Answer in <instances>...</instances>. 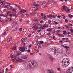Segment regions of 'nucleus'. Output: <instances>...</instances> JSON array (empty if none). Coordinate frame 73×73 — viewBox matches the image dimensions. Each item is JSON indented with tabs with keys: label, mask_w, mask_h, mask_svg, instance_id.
<instances>
[{
	"label": "nucleus",
	"mask_w": 73,
	"mask_h": 73,
	"mask_svg": "<svg viewBox=\"0 0 73 73\" xmlns=\"http://www.w3.org/2000/svg\"><path fill=\"white\" fill-rule=\"evenodd\" d=\"M51 50L53 52H54L55 54L56 55V56H58L59 54H60V51L57 48L52 47L51 48Z\"/></svg>",
	"instance_id": "obj_1"
},
{
	"label": "nucleus",
	"mask_w": 73,
	"mask_h": 73,
	"mask_svg": "<svg viewBox=\"0 0 73 73\" xmlns=\"http://www.w3.org/2000/svg\"><path fill=\"white\" fill-rule=\"evenodd\" d=\"M15 59L17 61V62H22L24 60H23L19 58V57L16 56L15 57Z\"/></svg>",
	"instance_id": "obj_2"
},
{
	"label": "nucleus",
	"mask_w": 73,
	"mask_h": 73,
	"mask_svg": "<svg viewBox=\"0 0 73 73\" xmlns=\"http://www.w3.org/2000/svg\"><path fill=\"white\" fill-rule=\"evenodd\" d=\"M19 50L22 52H25V48L23 47L20 46L19 48Z\"/></svg>",
	"instance_id": "obj_3"
},
{
	"label": "nucleus",
	"mask_w": 73,
	"mask_h": 73,
	"mask_svg": "<svg viewBox=\"0 0 73 73\" xmlns=\"http://www.w3.org/2000/svg\"><path fill=\"white\" fill-rule=\"evenodd\" d=\"M27 67L29 69L34 68V66L32 65V63L31 64L30 63L28 64Z\"/></svg>",
	"instance_id": "obj_4"
},
{
	"label": "nucleus",
	"mask_w": 73,
	"mask_h": 73,
	"mask_svg": "<svg viewBox=\"0 0 73 73\" xmlns=\"http://www.w3.org/2000/svg\"><path fill=\"white\" fill-rule=\"evenodd\" d=\"M62 66H65V67H66L69 65V64H68L67 62H63L62 64Z\"/></svg>",
	"instance_id": "obj_5"
},
{
	"label": "nucleus",
	"mask_w": 73,
	"mask_h": 73,
	"mask_svg": "<svg viewBox=\"0 0 73 73\" xmlns=\"http://www.w3.org/2000/svg\"><path fill=\"white\" fill-rule=\"evenodd\" d=\"M67 8H68V7L65 6V5H63L62 9H63L64 11L67 12Z\"/></svg>",
	"instance_id": "obj_6"
},
{
	"label": "nucleus",
	"mask_w": 73,
	"mask_h": 73,
	"mask_svg": "<svg viewBox=\"0 0 73 73\" xmlns=\"http://www.w3.org/2000/svg\"><path fill=\"white\" fill-rule=\"evenodd\" d=\"M12 40V37H11L7 39V41L9 43H11Z\"/></svg>",
	"instance_id": "obj_7"
},
{
	"label": "nucleus",
	"mask_w": 73,
	"mask_h": 73,
	"mask_svg": "<svg viewBox=\"0 0 73 73\" xmlns=\"http://www.w3.org/2000/svg\"><path fill=\"white\" fill-rule=\"evenodd\" d=\"M70 50H68L67 51V52H66V56H68L69 54H70Z\"/></svg>",
	"instance_id": "obj_8"
},
{
	"label": "nucleus",
	"mask_w": 73,
	"mask_h": 73,
	"mask_svg": "<svg viewBox=\"0 0 73 73\" xmlns=\"http://www.w3.org/2000/svg\"><path fill=\"white\" fill-rule=\"evenodd\" d=\"M37 64V62H36L35 63H32V65H33V66H34V67H36L38 65Z\"/></svg>",
	"instance_id": "obj_9"
},
{
	"label": "nucleus",
	"mask_w": 73,
	"mask_h": 73,
	"mask_svg": "<svg viewBox=\"0 0 73 73\" xmlns=\"http://www.w3.org/2000/svg\"><path fill=\"white\" fill-rule=\"evenodd\" d=\"M48 58L50 59V60H53V57L52 56L50 55H48Z\"/></svg>",
	"instance_id": "obj_10"
},
{
	"label": "nucleus",
	"mask_w": 73,
	"mask_h": 73,
	"mask_svg": "<svg viewBox=\"0 0 73 73\" xmlns=\"http://www.w3.org/2000/svg\"><path fill=\"white\" fill-rule=\"evenodd\" d=\"M36 25H37L36 24V23L34 24L33 27L35 29H38V27H37V26Z\"/></svg>",
	"instance_id": "obj_11"
},
{
	"label": "nucleus",
	"mask_w": 73,
	"mask_h": 73,
	"mask_svg": "<svg viewBox=\"0 0 73 73\" xmlns=\"http://www.w3.org/2000/svg\"><path fill=\"white\" fill-rule=\"evenodd\" d=\"M45 35V31H41L40 33L41 36H44Z\"/></svg>",
	"instance_id": "obj_12"
},
{
	"label": "nucleus",
	"mask_w": 73,
	"mask_h": 73,
	"mask_svg": "<svg viewBox=\"0 0 73 73\" xmlns=\"http://www.w3.org/2000/svg\"><path fill=\"white\" fill-rule=\"evenodd\" d=\"M11 49L13 51V50H15L16 49V46H14L13 47L11 48Z\"/></svg>",
	"instance_id": "obj_13"
},
{
	"label": "nucleus",
	"mask_w": 73,
	"mask_h": 73,
	"mask_svg": "<svg viewBox=\"0 0 73 73\" xmlns=\"http://www.w3.org/2000/svg\"><path fill=\"white\" fill-rule=\"evenodd\" d=\"M28 57V55H26V56H23L22 57V58H23V59H27V58Z\"/></svg>",
	"instance_id": "obj_14"
},
{
	"label": "nucleus",
	"mask_w": 73,
	"mask_h": 73,
	"mask_svg": "<svg viewBox=\"0 0 73 73\" xmlns=\"http://www.w3.org/2000/svg\"><path fill=\"white\" fill-rule=\"evenodd\" d=\"M16 27L13 26L12 27V31H15L16 29Z\"/></svg>",
	"instance_id": "obj_15"
},
{
	"label": "nucleus",
	"mask_w": 73,
	"mask_h": 73,
	"mask_svg": "<svg viewBox=\"0 0 73 73\" xmlns=\"http://www.w3.org/2000/svg\"><path fill=\"white\" fill-rule=\"evenodd\" d=\"M33 5L34 6H35V7H36V8H38V7H39V5H38V4H33Z\"/></svg>",
	"instance_id": "obj_16"
},
{
	"label": "nucleus",
	"mask_w": 73,
	"mask_h": 73,
	"mask_svg": "<svg viewBox=\"0 0 73 73\" xmlns=\"http://www.w3.org/2000/svg\"><path fill=\"white\" fill-rule=\"evenodd\" d=\"M66 40L64 41V42H70V41L69 40L68 38H66Z\"/></svg>",
	"instance_id": "obj_17"
},
{
	"label": "nucleus",
	"mask_w": 73,
	"mask_h": 73,
	"mask_svg": "<svg viewBox=\"0 0 73 73\" xmlns=\"http://www.w3.org/2000/svg\"><path fill=\"white\" fill-rule=\"evenodd\" d=\"M5 1H1V4H2L1 5H2V4H3V5L5 4Z\"/></svg>",
	"instance_id": "obj_18"
},
{
	"label": "nucleus",
	"mask_w": 73,
	"mask_h": 73,
	"mask_svg": "<svg viewBox=\"0 0 73 73\" xmlns=\"http://www.w3.org/2000/svg\"><path fill=\"white\" fill-rule=\"evenodd\" d=\"M66 60L64 59L62 62V64L63 62H67V61H66Z\"/></svg>",
	"instance_id": "obj_19"
},
{
	"label": "nucleus",
	"mask_w": 73,
	"mask_h": 73,
	"mask_svg": "<svg viewBox=\"0 0 73 73\" xmlns=\"http://www.w3.org/2000/svg\"><path fill=\"white\" fill-rule=\"evenodd\" d=\"M44 44V42L42 41H40V42L38 43L39 45H42V44Z\"/></svg>",
	"instance_id": "obj_20"
},
{
	"label": "nucleus",
	"mask_w": 73,
	"mask_h": 73,
	"mask_svg": "<svg viewBox=\"0 0 73 73\" xmlns=\"http://www.w3.org/2000/svg\"><path fill=\"white\" fill-rule=\"evenodd\" d=\"M63 34H64V35H67V32L66 31H63Z\"/></svg>",
	"instance_id": "obj_21"
},
{
	"label": "nucleus",
	"mask_w": 73,
	"mask_h": 73,
	"mask_svg": "<svg viewBox=\"0 0 73 73\" xmlns=\"http://www.w3.org/2000/svg\"><path fill=\"white\" fill-rule=\"evenodd\" d=\"M35 38L36 39V40H38V39L40 38V37H39V36H38V35H36L35 37Z\"/></svg>",
	"instance_id": "obj_22"
},
{
	"label": "nucleus",
	"mask_w": 73,
	"mask_h": 73,
	"mask_svg": "<svg viewBox=\"0 0 73 73\" xmlns=\"http://www.w3.org/2000/svg\"><path fill=\"white\" fill-rule=\"evenodd\" d=\"M30 15L31 16H34V15H36V13H30Z\"/></svg>",
	"instance_id": "obj_23"
},
{
	"label": "nucleus",
	"mask_w": 73,
	"mask_h": 73,
	"mask_svg": "<svg viewBox=\"0 0 73 73\" xmlns=\"http://www.w3.org/2000/svg\"><path fill=\"white\" fill-rule=\"evenodd\" d=\"M1 16H3V17H7V16L4 15L3 14L0 15V18H1Z\"/></svg>",
	"instance_id": "obj_24"
},
{
	"label": "nucleus",
	"mask_w": 73,
	"mask_h": 73,
	"mask_svg": "<svg viewBox=\"0 0 73 73\" xmlns=\"http://www.w3.org/2000/svg\"><path fill=\"white\" fill-rule=\"evenodd\" d=\"M48 23L50 24L51 23H52V21L50 19L48 20Z\"/></svg>",
	"instance_id": "obj_25"
},
{
	"label": "nucleus",
	"mask_w": 73,
	"mask_h": 73,
	"mask_svg": "<svg viewBox=\"0 0 73 73\" xmlns=\"http://www.w3.org/2000/svg\"><path fill=\"white\" fill-rule=\"evenodd\" d=\"M38 43L36 42H34V45H38Z\"/></svg>",
	"instance_id": "obj_26"
},
{
	"label": "nucleus",
	"mask_w": 73,
	"mask_h": 73,
	"mask_svg": "<svg viewBox=\"0 0 73 73\" xmlns=\"http://www.w3.org/2000/svg\"><path fill=\"white\" fill-rule=\"evenodd\" d=\"M51 43V42L50 41L48 40V41L47 44V45H49Z\"/></svg>",
	"instance_id": "obj_27"
},
{
	"label": "nucleus",
	"mask_w": 73,
	"mask_h": 73,
	"mask_svg": "<svg viewBox=\"0 0 73 73\" xmlns=\"http://www.w3.org/2000/svg\"><path fill=\"white\" fill-rule=\"evenodd\" d=\"M25 38H23L21 40V42H23L25 41Z\"/></svg>",
	"instance_id": "obj_28"
},
{
	"label": "nucleus",
	"mask_w": 73,
	"mask_h": 73,
	"mask_svg": "<svg viewBox=\"0 0 73 73\" xmlns=\"http://www.w3.org/2000/svg\"><path fill=\"white\" fill-rule=\"evenodd\" d=\"M73 69H72V70L70 68L68 69V70L70 71V72H73Z\"/></svg>",
	"instance_id": "obj_29"
},
{
	"label": "nucleus",
	"mask_w": 73,
	"mask_h": 73,
	"mask_svg": "<svg viewBox=\"0 0 73 73\" xmlns=\"http://www.w3.org/2000/svg\"><path fill=\"white\" fill-rule=\"evenodd\" d=\"M47 46L48 44H47V43L43 45V46H44V47H46V46Z\"/></svg>",
	"instance_id": "obj_30"
},
{
	"label": "nucleus",
	"mask_w": 73,
	"mask_h": 73,
	"mask_svg": "<svg viewBox=\"0 0 73 73\" xmlns=\"http://www.w3.org/2000/svg\"><path fill=\"white\" fill-rule=\"evenodd\" d=\"M27 31V29H23V32H26Z\"/></svg>",
	"instance_id": "obj_31"
},
{
	"label": "nucleus",
	"mask_w": 73,
	"mask_h": 73,
	"mask_svg": "<svg viewBox=\"0 0 73 73\" xmlns=\"http://www.w3.org/2000/svg\"><path fill=\"white\" fill-rule=\"evenodd\" d=\"M19 13L20 14H23V10L22 9L19 12Z\"/></svg>",
	"instance_id": "obj_32"
},
{
	"label": "nucleus",
	"mask_w": 73,
	"mask_h": 73,
	"mask_svg": "<svg viewBox=\"0 0 73 73\" xmlns=\"http://www.w3.org/2000/svg\"><path fill=\"white\" fill-rule=\"evenodd\" d=\"M67 12H70V9H69L68 8H68H67Z\"/></svg>",
	"instance_id": "obj_33"
},
{
	"label": "nucleus",
	"mask_w": 73,
	"mask_h": 73,
	"mask_svg": "<svg viewBox=\"0 0 73 73\" xmlns=\"http://www.w3.org/2000/svg\"><path fill=\"white\" fill-rule=\"evenodd\" d=\"M68 16L69 17H73V15H71L70 14H69L68 15Z\"/></svg>",
	"instance_id": "obj_34"
},
{
	"label": "nucleus",
	"mask_w": 73,
	"mask_h": 73,
	"mask_svg": "<svg viewBox=\"0 0 73 73\" xmlns=\"http://www.w3.org/2000/svg\"><path fill=\"white\" fill-rule=\"evenodd\" d=\"M41 46H42V45H40V44L39 45H38V48H41Z\"/></svg>",
	"instance_id": "obj_35"
},
{
	"label": "nucleus",
	"mask_w": 73,
	"mask_h": 73,
	"mask_svg": "<svg viewBox=\"0 0 73 73\" xmlns=\"http://www.w3.org/2000/svg\"><path fill=\"white\" fill-rule=\"evenodd\" d=\"M40 29H45V27H43V26H42L40 27Z\"/></svg>",
	"instance_id": "obj_36"
},
{
	"label": "nucleus",
	"mask_w": 73,
	"mask_h": 73,
	"mask_svg": "<svg viewBox=\"0 0 73 73\" xmlns=\"http://www.w3.org/2000/svg\"><path fill=\"white\" fill-rule=\"evenodd\" d=\"M7 14L8 15V14H9V13H12V12L11 11H8L7 13Z\"/></svg>",
	"instance_id": "obj_37"
},
{
	"label": "nucleus",
	"mask_w": 73,
	"mask_h": 73,
	"mask_svg": "<svg viewBox=\"0 0 73 73\" xmlns=\"http://www.w3.org/2000/svg\"><path fill=\"white\" fill-rule=\"evenodd\" d=\"M13 24H17V22L15 21H14L13 22Z\"/></svg>",
	"instance_id": "obj_38"
},
{
	"label": "nucleus",
	"mask_w": 73,
	"mask_h": 73,
	"mask_svg": "<svg viewBox=\"0 0 73 73\" xmlns=\"http://www.w3.org/2000/svg\"><path fill=\"white\" fill-rule=\"evenodd\" d=\"M59 42L60 43V44H63L64 42L63 41H62V40H60L59 41Z\"/></svg>",
	"instance_id": "obj_39"
},
{
	"label": "nucleus",
	"mask_w": 73,
	"mask_h": 73,
	"mask_svg": "<svg viewBox=\"0 0 73 73\" xmlns=\"http://www.w3.org/2000/svg\"><path fill=\"white\" fill-rule=\"evenodd\" d=\"M52 38L53 39H54V40H56V36H53Z\"/></svg>",
	"instance_id": "obj_40"
},
{
	"label": "nucleus",
	"mask_w": 73,
	"mask_h": 73,
	"mask_svg": "<svg viewBox=\"0 0 73 73\" xmlns=\"http://www.w3.org/2000/svg\"><path fill=\"white\" fill-rule=\"evenodd\" d=\"M9 6L10 7V9H12V8H13V7H12V6H11L10 5H9Z\"/></svg>",
	"instance_id": "obj_41"
},
{
	"label": "nucleus",
	"mask_w": 73,
	"mask_h": 73,
	"mask_svg": "<svg viewBox=\"0 0 73 73\" xmlns=\"http://www.w3.org/2000/svg\"><path fill=\"white\" fill-rule=\"evenodd\" d=\"M13 16H15V17H17V15H16V14H14L13 15Z\"/></svg>",
	"instance_id": "obj_42"
},
{
	"label": "nucleus",
	"mask_w": 73,
	"mask_h": 73,
	"mask_svg": "<svg viewBox=\"0 0 73 73\" xmlns=\"http://www.w3.org/2000/svg\"><path fill=\"white\" fill-rule=\"evenodd\" d=\"M62 41H65V40H66V38H62Z\"/></svg>",
	"instance_id": "obj_43"
},
{
	"label": "nucleus",
	"mask_w": 73,
	"mask_h": 73,
	"mask_svg": "<svg viewBox=\"0 0 73 73\" xmlns=\"http://www.w3.org/2000/svg\"><path fill=\"white\" fill-rule=\"evenodd\" d=\"M41 29H40L39 30H38V33H39L40 32H41Z\"/></svg>",
	"instance_id": "obj_44"
},
{
	"label": "nucleus",
	"mask_w": 73,
	"mask_h": 73,
	"mask_svg": "<svg viewBox=\"0 0 73 73\" xmlns=\"http://www.w3.org/2000/svg\"><path fill=\"white\" fill-rule=\"evenodd\" d=\"M38 21V20L36 22V23L37 24V25H40V23Z\"/></svg>",
	"instance_id": "obj_45"
},
{
	"label": "nucleus",
	"mask_w": 73,
	"mask_h": 73,
	"mask_svg": "<svg viewBox=\"0 0 73 73\" xmlns=\"http://www.w3.org/2000/svg\"><path fill=\"white\" fill-rule=\"evenodd\" d=\"M16 6V7H18V9H19V10H20V6H18L17 5H15Z\"/></svg>",
	"instance_id": "obj_46"
},
{
	"label": "nucleus",
	"mask_w": 73,
	"mask_h": 73,
	"mask_svg": "<svg viewBox=\"0 0 73 73\" xmlns=\"http://www.w3.org/2000/svg\"><path fill=\"white\" fill-rule=\"evenodd\" d=\"M37 18H35L34 19V21H37Z\"/></svg>",
	"instance_id": "obj_47"
},
{
	"label": "nucleus",
	"mask_w": 73,
	"mask_h": 73,
	"mask_svg": "<svg viewBox=\"0 0 73 73\" xmlns=\"http://www.w3.org/2000/svg\"><path fill=\"white\" fill-rule=\"evenodd\" d=\"M47 31L48 32H50L51 31V29H47Z\"/></svg>",
	"instance_id": "obj_48"
},
{
	"label": "nucleus",
	"mask_w": 73,
	"mask_h": 73,
	"mask_svg": "<svg viewBox=\"0 0 73 73\" xmlns=\"http://www.w3.org/2000/svg\"><path fill=\"white\" fill-rule=\"evenodd\" d=\"M10 56L11 58H12L13 57V55H12V53H11L10 55Z\"/></svg>",
	"instance_id": "obj_49"
},
{
	"label": "nucleus",
	"mask_w": 73,
	"mask_h": 73,
	"mask_svg": "<svg viewBox=\"0 0 73 73\" xmlns=\"http://www.w3.org/2000/svg\"><path fill=\"white\" fill-rule=\"evenodd\" d=\"M47 35L48 36H50V35H51V34H50V33H47Z\"/></svg>",
	"instance_id": "obj_50"
},
{
	"label": "nucleus",
	"mask_w": 73,
	"mask_h": 73,
	"mask_svg": "<svg viewBox=\"0 0 73 73\" xmlns=\"http://www.w3.org/2000/svg\"><path fill=\"white\" fill-rule=\"evenodd\" d=\"M9 16H10L11 17H12V16H13V15L12 14H9Z\"/></svg>",
	"instance_id": "obj_51"
},
{
	"label": "nucleus",
	"mask_w": 73,
	"mask_h": 73,
	"mask_svg": "<svg viewBox=\"0 0 73 73\" xmlns=\"http://www.w3.org/2000/svg\"><path fill=\"white\" fill-rule=\"evenodd\" d=\"M58 36H60V37H61V36H62V34H58Z\"/></svg>",
	"instance_id": "obj_52"
},
{
	"label": "nucleus",
	"mask_w": 73,
	"mask_h": 73,
	"mask_svg": "<svg viewBox=\"0 0 73 73\" xmlns=\"http://www.w3.org/2000/svg\"><path fill=\"white\" fill-rule=\"evenodd\" d=\"M70 31L72 33H73V30L72 29H70Z\"/></svg>",
	"instance_id": "obj_53"
},
{
	"label": "nucleus",
	"mask_w": 73,
	"mask_h": 73,
	"mask_svg": "<svg viewBox=\"0 0 73 73\" xmlns=\"http://www.w3.org/2000/svg\"><path fill=\"white\" fill-rule=\"evenodd\" d=\"M65 21L66 23H68V19H65Z\"/></svg>",
	"instance_id": "obj_54"
},
{
	"label": "nucleus",
	"mask_w": 73,
	"mask_h": 73,
	"mask_svg": "<svg viewBox=\"0 0 73 73\" xmlns=\"http://www.w3.org/2000/svg\"><path fill=\"white\" fill-rule=\"evenodd\" d=\"M48 17H52V15H51L50 14L48 15Z\"/></svg>",
	"instance_id": "obj_55"
},
{
	"label": "nucleus",
	"mask_w": 73,
	"mask_h": 73,
	"mask_svg": "<svg viewBox=\"0 0 73 73\" xmlns=\"http://www.w3.org/2000/svg\"><path fill=\"white\" fill-rule=\"evenodd\" d=\"M54 23H55V25H57V24H58V23H57V22L54 21Z\"/></svg>",
	"instance_id": "obj_56"
},
{
	"label": "nucleus",
	"mask_w": 73,
	"mask_h": 73,
	"mask_svg": "<svg viewBox=\"0 0 73 73\" xmlns=\"http://www.w3.org/2000/svg\"><path fill=\"white\" fill-rule=\"evenodd\" d=\"M66 73H71V72H70V71H69V70L67 71L66 72Z\"/></svg>",
	"instance_id": "obj_57"
},
{
	"label": "nucleus",
	"mask_w": 73,
	"mask_h": 73,
	"mask_svg": "<svg viewBox=\"0 0 73 73\" xmlns=\"http://www.w3.org/2000/svg\"><path fill=\"white\" fill-rule=\"evenodd\" d=\"M51 17H53V18H55V17H55L54 15H51Z\"/></svg>",
	"instance_id": "obj_58"
},
{
	"label": "nucleus",
	"mask_w": 73,
	"mask_h": 73,
	"mask_svg": "<svg viewBox=\"0 0 73 73\" xmlns=\"http://www.w3.org/2000/svg\"><path fill=\"white\" fill-rule=\"evenodd\" d=\"M43 27L45 28V27H46V25H43Z\"/></svg>",
	"instance_id": "obj_59"
},
{
	"label": "nucleus",
	"mask_w": 73,
	"mask_h": 73,
	"mask_svg": "<svg viewBox=\"0 0 73 73\" xmlns=\"http://www.w3.org/2000/svg\"><path fill=\"white\" fill-rule=\"evenodd\" d=\"M23 48H25V49L26 48V47H25V43H24V45L23 46Z\"/></svg>",
	"instance_id": "obj_60"
},
{
	"label": "nucleus",
	"mask_w": 73,
	"mask_h": 73,
	"mask_svg": "<svg viewBox=\"0 0 73 73\" xmlns=\"http://www.w3.org/2000/svg\"><path fill=\"white\" fill-rule=\"evenodd\" d=\"M12 20V18H10L9 19V21H11V20Z\"/></svg>",
	"instance_id": "obj_61"
},
{
	"label": "nucleus",
	"mask_w": 73,
	"mask_h": 73,
	"mask_svg": "<svg viewBox=\"0 0 73 73\" xmlns=\"http://www.w3.org/2000/svg\"><path fill=\"white\" fill-rule=\"evenodd\" d=\"M65 48H66V49H68V48H69V47L68 46H65Z\"/></svg>",
	"instance_id": "obj_62"
},
{
	"label": "nucleus",
	"mask_w": 73,
	"mask_h": 73,
	"mask_svg": "<svg viewBox=\"0 0 73 73\" xmlns=\"http://www.w3.org/2000/svg\"><path fill=\"white\" fill-rule=\"evenodd\" d=\"M32 35L31 34H30L28 36V37H31V36Z\"/></svg>",
	"instance_id": "obj_63"
},
{
	"label": "nucleus",
	"mask_w": 73,
	"mask_h": 73,
	"mask_svg": "<svg viewBox=\"0 0 73 73\" xmlns=\"http://www.w3.org/2000/svg\"><path fill=\"white\" fill-rule=\"evenodd\" d=\"M8 8V6L7 5H5V8Z\"/></svg>",
	"instance_id": "obj_64"
}]
</instances>
